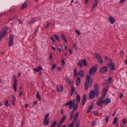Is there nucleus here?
<instances>
[{"instance_id": "obj_1", "label": "nucleus", "mask_w": 127, "mask_h": 127, "mask_svg": "<svg viewBox=\"0 0 127 127\" xmlns=\"http://www.w3.org/2000/svg\"><path fill=\"white\" fill-rule=\"evenodd\" d=\"M99 90L98 85L96 83H95L94 84V90L91 91L89 93V95L90 99L94 98L95 96L97 97L99 95Z\"/></svg>"}, {"instance_id": "obj_2", "label": "nucleus", "mask_w": 127, "mask_h": 127, "mask_svg": "<svg viewBox=\"0 0 127 127\" xmlns=\"http://www.w3.org/2000/svg\"><path fill=\"white\" fill-rule=\"evenodd\" d=\"M93 82V79L90 75H87L84 84V88L85 90H88V87H91Z\"/></svg>"}, {"instance_id": "obj_3", "label": "nucleus", "mask_w": 127, "mask_h": 127, "mask_svg": "<svg viewBox=\"0 0 127 127\" xmlns=\"http://www.w3.org/2000/svg\"><path fill=\"white\" fill-rule=\"evenodd\" d=\"M75 101H76L75 100H72L71 101H69L65 104L64 106H66L68 105V108L70 110H71L73 107L74 105Z\"/></svg>"}, {"instance_id": "obj_4", "label": "nucleus", "mask_w": 127, "mask_h": 127, "mask_svg": "<svg viewBox=\"0 0 127 127\" xmlns=\"http://www.w3.org/2000/svg\"><path fill=\"white\" fill-rule=\"evenodd\" d=\"M49 116V114H47L44 117V119L42 122V124L43 125L47 126L49 124L50 122V119L48 118Z\"/></svg>"}, {"instance_id": "obj_5", "label": "nucleus", "mask_w": 127, "mask_h": 127, "mask_svg": "<svg viewBox=\"0 0 127 127\" xmlns=\"http://www.w3.org/2000/svg\"><path fill=\"white\" fill-rule=\"evenodd\" d=\"M97 65H94L89 70L88 74L91 75H93L97 70Z\"/></svg>"}, {"instance_id": "obj_6", "label": "nucleus", "mask_w": 127, "mask_h": 127, "mask_svg": "<svg viewBox=\"0 0 127 127\" xmlns=\"http://www.w3.org/2000/svg\"><path fill=\"white\" fill-rule=\"evenodd\" d=\"M82 64H83L84 66H87V64L86 60L83 59L79 62L78 64V65L80 66V67L82 68L83 67Z\"/></svg>"}, {"instance_id": "obj_7", "label": "nucleus", "mask_w": 127, "mask_h": 127, "mask_svg": "<svg viewBox=\"0 0 127 127\" xmlns=\"http://www.w3.org/2000/svg\"><path fill=\"white\" fill-rule=\"evenodd\" d=\"M95 57L98 62L101 64H103V61L100 55L98 53H96L95 54Z\"/></svg>"}, {"instance_id": "obj_8", "label": "nucleus", "mask_w": 127, "mask_h": 127, "mask_svg": "<svg viewBox=\"0 0 127 127\" xmlns=\"http://www.w3.org/2000/svg\"><path fill=\"white\" fill-rule=\"evenodd\" d=\"M14 37V36L12 34H11L9 36V38L10 39L9 42V47H11L13 45Z\"/></svg>"}, {"instance_id": "obj_9", "label": "nucleus", "mask_w": 127, "mask_h": 127, "mask_svg": "<svg viewBox=\"0 0 127 127\" xmlns=\"http://www.w3.org/2000/svg\"><path fill=\"white\" fill-rule=\"evenodd\" d=\"M7 27H4L1 30L0 32V36L3 37L6 34V31L7 29Z\"/></svg>"}, {"instance_id": "obj_10", "label": "nucleus", "mask_w": 127, "mask_h": 127, "mask_svg": "<svg viewBox=\"0 0 127 127\" xmlns=\"http://www.w3.org/2000/svg\"><path fill=\"white\" fill-rule=\"evenodd\" d=\"M107 67L109 68L112 71L114 70L115 68L114 64L113 62H111L109 64H108L107 65Z\"/></svg>"}, {"instance_id": "obj_11", "label": "nucleus", "mask_w": 127, "mask_h": 127, "mask_svg": "<svg viewBox=\"0 0 127 127\" xmlns=\"http://www.w3.org/2000/svg\"><path fill=\"white\" fill-rule=\"evenodd\" d=\"M111 100L110 99L108 98L105 99L102 101V103L105 105H107L110 102Z\"/></svg>"}, {"instance_id": "obj_12", "label": "nucleus", "mask_w": 127, "mask_h": 127, "mask_svg": "<svg viewBox=\"0 0 127 127\" xmlns=\"http://www.w3.org/2000/svg\"><path fill=\"white\" fill-rule=\"evenodd\" d=\"M102 99L101 97L99 98L96 102V104L98 106H101L102 103Z\"/></svg>"}, {"instance_id": "obj_13", "label": "nucleus", "mask_w": 127, "mask_h": 127, "mask_svg": "<svg viewBox=\"0 0 127 127\" xmlns=\"http://www.w3.org/2000/svg\"><path fill=\"white\" fill-rule=\"evenodd\" d=\"M79 115V113L78 112H77L76 113L74 117V119L73 121V122L74 123L76 122V120L78 119Z\"/></svg>"}, {"instance_id": "obj_14", "label": "nucleus", "mask_w": 127, "mask_h": 127, "mask_svg": "<svg viewBox=\"0 0 127 127\" xmlns=\"http://www.w3.org/2000/svg\"><path fill=\"white\" fill-rule=\"evenodd\" d=\"M100 70L102 73H104L107 71V67L106 66L102 67L100 68Z\"/></svg>"}, {"instance_id": "obj_15", "label": "nucleus", "mask_w": 127, "mask_h": 127, "mask_svg": "<svg viewBox=\"0 0 127 127\" xmlns=\"http://www.w3.org/2000/svg\"><path fill=\"white\" fill-rule=\"evenodd\" d=\"M17 80H14V83L13 86V89L14 91L16 92L17 91Z\"/></svg>"}, {"instance_id": "obj_16", "label": "nucleus", "mask_w": 127, "mask_h": 127, "mask_svg": "<svg viewBox=\"0 0 127 127\" xmlns=\"http://www.w3.org/2000/svg\"><path fill=\"white\" fill-rule=\"evenodd\" d=\"M33 70L36 72H38L41 71L42 70V67L40 66H39L36 68H33Z\"/></svg>"}, {"instance_id": "obj_17", "label": "nucleus", "mask_w": 127, "mask_h": 127, "mask_svg": "<svg viewBox=\"0 0 127 127\" xmlns=\"http://www.w3.org/2000/svg\"><path fill=\"white\" fill-rule=\"evenodd\" d=\"M97 0H95L93 3V6L92 7L91 10H94L95 7L97 5Z\"/></svg>"}, {"instance_id": "obj_18", "label": "nucleus", "mask_w": 127, "mask_h": 127, "mask_svg": "<svg viewBox=\"0 0 127 127\" xmlns=\"http://www.w3.org/2000/svg\"><path fill=\"white\" fill-rule=\"evenodd\" d=\"M86 100V97L85 95H84L83 96V100L82 101V105H84Z\"/></svg>"}, {"instance_id": "obj_19", "label": "nucleus", "mask_w": 127, "mask_h": 127, "mask_svg": "<svg viewBox=\"0 0 127 127\" xmlns=\"http://www.w3.org/2000/svg\"><path fill=\"white\" fill-rule=\"evenodd\" d=\"M108 20L112 24H113L115 21V19L111 16L108 19Z\"/></svg>"}, {"instance_id": "obj_20", "label": "nucleus", "mask_w": 127, "mask_h": 127, "mask_svg": "<svg viewBox=\"0 0 127 127\" xmlns=\"http://www.w3.org/2000/svg\"><path fill=\"white\" fill-rule=\"evenodd\" d=\"M61 87V90L60 91V92H62L63 89L64 88L62 86H58V85H57V86L56 87V89H57V91L59 92V90L60 89Z\"/></svg>"}, {"instance_id": "obj_21", "label": "nucleus", "mask_w": 127, "mask_h": 127, "mask_svg": "<svg viewBox=\"0 0 127 127\" xmlns=\"http://www.w3.org/2000/svg\"><path fill=\"white\" fill-rule=\"evenodd\" d=\"M79 74L80 76L82 77H83L84 74V71L82 70L80 71L79 72Z\"/></svg>"}, {"instance_id": "obj_22", "label": "nucleus", "mask_w": 127, "mask_h": 127, "mask_svg": "<svg viewBox=\"0 0 127 127\" xmlns=\"http://www.w3.org/2000/svg\"><path fill=\"white\" fill-rule=\"evenodd\" d=\"M80 77H78L76 80V84L78 86L80 84Z\"/></svg>"}, {"instance_id": "obj_23", "label": "nucleus", "mask_w": 127, "mask_h": 127, "mask_svg": "<svg viewBox=\"0 0 127 127\" xmlns=\"http://www.w3.org/2000/svg\"><path fill=\"white\" fill-rule=\"evenodd\" d=\"M27 6V3L24 2L22 5V7L20 8L21 9H23L26 8Z\"/></svg>"}, {"instance_id": "obj_24", "label": "nucleus", "mask_w": 127, "mask_h": 127, "mask_svg": "<svg viewBox=\"0 0 127 127\" xmlns=\"http://www.w3.org/2000/svg\"><path fill=\"white\" fill-rule=\"evenodd\" d=\"M75 91V88L73 86H72L71 89V92H70V95H72Z\"/></svg>"}, {"instance_id": "obj_25", "label": "nucleus", "mask_w": 127, "mask_h": 127, "mask_svg": "<svg viewBox=\"0 0 127 127\" xmlns=\"http://www.w3.org/2000/svg\"><path fill=\"white\" fill-rule=\"evenodd\" d=\"M80 96L79 95H77L76 98V103L77 104L78 103L80 102Z\"/></svg>"}, {"instance_id": "obj_26", "label": "nucleus", "mask_w": 127, "mask_h": 127, "mask_svg": "<svg viewBox=\"0 0 127 127\" xmlns=\"http://www.w3.org/2000/svg\"><path fill=\"white\" fill-rule=\"evenodd\" d=\"M93 105H92L91 106H90L87 109V113H89L90 112L91 110L93 108Z\"/></svg>"}, {"instance_id": "obj_27", "label": "nucleus", "mask_w": 127, "mask_h": 127, "mask_svg": "<svg viewBox=\"0 0 127 127\" xmlns=\"http://www.w3.org/2000/svg\"><path fill=\"white\" fill-rule=\"evenodd\" d=\"M35 19H32L30 21H29L28 22L29 24L31 25L34 23Z\"/></svg>"}, {"instance_id": "obj_28", "label": "nucleus", "mask_w": 127, "mask_h": 127, "mask_svg": "<svg viewBox=\"0 0 127 127\" xmlns=\"http://www.w3.org/2000/svg\"><path fill=\"white\" fill-rule=\"evenodd\" d=\"M57 122L55 121L52 124L50 127H56V126L57 124Z\"/></svg>"}, {"instance_id": "obj_29", "label": "nucleus", "mask_w": 127, "mask_h": 127, "mask_svg": "<svg viewBox=\"0 0 127 127\" xmlns=\"http://www.w3.org/2000/svg\"><path fill=\"white\" fill-rule=\"evenodd\" d=\"M69 115L70 119L71 120L72 119L73 116V113H72V112H70L69 113Z\"/></svg>"}, {"instance_id": "obj_30", "label": "nucleus", "mask_w": 127, "mask_h": 127, "mask_svg": "<svg viewBox=\"0 0 127 127\" xmlns=\"http://www.w3.org/2000/svg\"><path fill=\"white\" fill-rule=\"evenodd\" d=\"M118 119L117 117H115L113 121V125L115 124L117 122Z\"/></svg>"}, {"instance_id": "obj_31", "label": "nucleus", "mask_w": 127, "mask_h": 127, "mask_svg": "<svg viewBox=\"0 0 127 127\" xmlns=\"http://www.w3.org/2000/svg\"><path fill=\"white\" fill-rule=\"evenodd\" d=\"M65 80L66 82L67 83H69L70 81V79L68 77L66 76L65 78Z\"/></svg>"}, {"instance_id": "obj_32", "label": "nucleus", "mask_w": 127, "mask_h": 127, "mask_svg": "<svg viewBox=\"0 0 127 127\" xmlns=\"http://www.w3.org/2000/svg\"><path fill=\"white\" fill-rule=\"evenodd\" d=\"M66 118L65 116H64L63 118L61 119L60 121V122L61 123H63L65 120L66 119Z\"/></svg>"}, {"instance_id": "obj_33", "label": "nucleus", "mask_w": 127, "mask_h": 127, "mask_svg": "<svg viewBox=\"0 0 127 127\" xmlns=\"http://www.w3.org/2000/svg\"><path fill=\"white\" fill-rule=\"evenodd\" d=\"M36 96V97L40 101L41 100V98L39 96V94L38 92H37Z\"/></svg>"}, {"instance_id": "obj_34", "label": "nucleus", "mask_w": 127, "mask_h": 127, "mask_svg": "<svg viewBox=\"0 0 127 127\" xmlns=\"http://www.w3.org/2000/svg\"><path fill=\"white\" fill-rule=\"evenodd\" d=\"M93 113L94 116H95L98 115V112L97 111H95L93 112Z\"/></svg>"}, {"instance_id": "obj_35", "label": "nucleus", "mask_w": 127, "mask_h": 127, "mask_svg": "<svg viewBox=\"0 0 127 127\" xmlns=\"http://www.w3.org/2000/svg\"><path fill=\"white\" fill-rule=\"evenodd\" d=\"M80 125L79 121H77L75 127H79Z\"/></svg>"}, {"instance_id": "obj_36", "label": "nucleus", "mask_w": 127, "mask_h": 127, "mask_svg": "<svg viewBox=\"0 0 127 127\" xmlns=\"http://www.w3.org/2000/svg\"><path fill=\"white\" fill-rule=\"evenodd\" d=\"M12 96L13 98V101H15L16 100V98L15 96L14 95H12Z\"/></svg>"}, {"instance_id": "obj_37", "label": "nucleus", "mask_w": 127, "mask_h": 127, "mask_svg": "<svg viewBox=\"0 0 127 127\" xmlns=\"http://www.w3.org/2000/svg\"><path fill=\"white\" fill-rule=\"evenodd\" d=\"M122 121L123 123L124 124H125L126 123L127 121L125 119H123L122 120Z\"/></svg>"}, {"instance_id": "obj_38", "label": "nucleus", "mask_w": 127, "mask_h": 127, "mask_svg": "<svg viewBox=\"0 0 127 127\" xmlns=\"http://www.w3.org/2000/svg\"><path fill=\"white\" fill-rule=\"evenodd\" d=\"M9 101L8 100H7L6 101V103L5 104V105L7 107H8L9 104H8Z\"/></svg>"}, {"instance_id": "obj_39", "label": "nucleus", "mask_w": 127, "mask_h": 127, "mask_svg": "<svg viewBox=\"0 0 127 127\" xmlns=\"http://www.w3.org/2000/svg\"><path fill=\"white\" fill-rule=\"evenodd\" d=\"M74 123L73 122L70 124L69 127H74Z\"/></svg>"}, {"instance_id": "obj_40", "label": "nucleus", "mask_w": 127, "mask_h": 127, "mask_svg": "<svg viewBox=\"0 0 127 127\" xmlns=\"http://www.w3.org/2000/svg\"><path fill=\"white\" fill-rule=\"evenodd\" d=\"M56 67V65L55 64H53V66L52 67V68L51 69V70H52L54 69Z\"/></svg>"}, {"instance_id": "obj_41", "label": "nucleus", "mask_w": 127, "mask_h": 127, "mask_svg": "<svg viewBox=\"0 0 127 127\" xmlns=\"http://www.w3.org/2000/svg\"><path fill=\"white\" fill-rule=\"evenodd\" d=\"M107 89L106 88L104 89L103 92V93H107Z\"/></svg>"}, {"instance_id": "obj_42", "label": "nucleus", "mask_w": 127, "mask_h": 127, "mask_svg": "<svg viewBox=\"0 0 127 127\" xmlns=\"http://www.w3.org/2000/svg\"><path fill=\"white\" fill-rule=\"evenodd\" d=\"M54 38L58 40L59 41V37L57 35H54Z\"/></svg>"}, {"instance_id": "obj_43", "label": "nucleus", "mask_w": 127, "mask_h": 127, "mask_svg": "<svg viewBox=\"0 0 127 127\" xmlns=\"http://www.w3.org/2000/svg\"><path fill=\"white\" fill-rule=\"evenodd\" d=\"M109 117L108 116H107L105 117V119L106 120V122H107L109 120Z\"/></svg>"}, {"instance_id": "obj_44", "label": "nucleus", "mask_w": 127, "mask_h": 127, "mask_svg": "<svg viewBox=\"0 0 127 127\" xmlns=\"http://www.w3.org/2000/svg\"><path fill=\"white\" fill-rule=\"evenodd\" d=\"M120 55L122 56L123 57L124 55V53L123 51H120Z\"/></svg>"}, {"instance_id": "obj_45", "label": "nucleus", "mask_w": 127, "mask_h": 127, "mask_svg": "<svg viewBox=\"0 0 127 127\" xmlns=\"http://www.w3.org/2000/svg\"><path fill=\"white\" fill-rule=\"evenodd\" d=\"M112 77H110L108 79L107 81L109 83L111 81L112 79Z\"/></svg>"}, {"instance_id": "obj_46", "label": "nucleus", "mask_w": 127, "mask_h": 127, "mask_svg": "<svg viewBox=\"0 0 127 127\" xmlns=\"http://www.w3.org/2000/svg\"><path fill=\"white\" fill-rule=\"evenodd\" d=\"M78 107V105L77 104H75L74 106V107L73 108L74 109H76Z\"/></svg>"}, {"instance_id": "obj_47", "label": "nucleus", "mask_w": 127, "mask_h": 127, "mask_svg": "<svg viewBox=\"0 0 127 127\" xmlns=\"http://www.w3.org/2000/svg\"><path fill=\"white\" fill-rule=\"evenodd\" d=\"M62 65L64 66L65 64V62L64 60V59H62Z\"/></svg>"}, {"instance_id": "obj_48", "label": "nucleus", "mask_w": 127, "mask_h": 127, "mask_svg": "<svg viewBox=\"0 0 127 127\" xmlns=\"http://www.w3.org/2000/svg\"><path fill=\"white\" fill-rule=\"evenodd\" d=\"M75 31L76 32L77 34L78 35H79L80 34V32L78 30H75Z\"/></svg>"}, {"instance_id": "obj_49", "label": "nucleus", "mask_w": 127, "mask_h": 127, "mask_svg": "<svg viewBox=\"0 0 127 127\" xmlns=\"http://www.w3.org/2000/svg\"><path fill=\"white\" fill-rule=\"evenodd\" d=\"M51 38L52 39L53 42L55 43L56 42L55 40L52 37H51Z\"/></svg>"}, {"instance_id": "obj_50", "label": "nucleus", "mask_w": 127, "mask_h": 127, "mask_svg": "<svg viewBox=\"0 0 127 127\" xmlns=\"http://www.w3.org/2000/svg\"><path fill=\"white\" fill-rule=\"evenodd\" d=\"M106 94V93H103L102 95V98H104L105 97V96Z\"/></svg>"}, {"instance_id": "obj_51", "label": "nucleus", "mask_w": 127, "mask_h": 127, "mask_svg": "<svg viewBox=\"0 0 127 127\" xmlns=\"http://www.w3.org/2000/svg\"><path fill=\"white\" fill-rule=\"evenodd\" d=\"M50 23L49 22H48L47 23L46 26V28H48V27L50 25Z\"/></svg>"}, {"instance_id": "obj_52", "label": "nucleus", "mask_w": 127, "mask_h": 127, "mask_svg": "<svg viewBox=\"0 0 127 127\" xmlns=\"http://www.w3.org/2000/svg\"><path fill=\"white\" fill-rule=\"evenodd\" d=\"M125 0H120V3H123L125 1Z\"/></svg>"}, {"instance_id": "obj_53", "label": "nucleus", "mask_w": 127, "mask_h": 127, "mask_svg": "<svg viewBox=\"0 0 127 127\" xmlns=\"http://www.w3.org/2000/svg\"><path fill=\"white\" fill-rule=\"evenodd\" d=\"M62 123H61V122H60L59 123V124L57 127H60L61 126Z\"/></svg>"}, {"instance_id": "obj_54", "label": "nucleus", "mask_w": 127, "mask_h": 127, "mask_svg": "<svg viewBox=\"0 0 127 127\" xmlns=\"http://www.w3.org/2000/svg\"><path fill=\"white\" fill-rule=\"evenodd\" d=\"M63 38L66 42H67V40L65 37Z\"/></svg>"}, {"instance_id": "obj_55", "label": "nucleus", "mask_w": 127, "mask_h": 127, "mask_svg": "<svg viewBox=\"0 0 127 127\" xmlns=\"http://www.w3.org/2000/svg\"><path fill=\"white\" fill-rule=\"evenodd\" d=\"M78 73H77V72H76V73L74 72V75L75 76H77L78 75Z\"/></svg>"}, {"instance_id": "obj_56", "label": "nucleus", "mask_w": 127, "mask_h": 127, "mask_svg": "<svg viewBox=\"0 0 127 127\" xmlns=\"http://www.w3.org/2000/svg\"><path fill=\"white\" fill-rule=\"evenodd\" d=\"M51 47L55 51H56V48L55 47H54L53 46H51Z\"/></svg>"}, {"instance_id": "obj_57", "label": "nucleus", "mask_w": 127, "mask_h": 127, "mask_svg": "<svg viewBox=\"0 0 127 127\" xmlns=\"http://www.w3.org/2000/svg\"><path fill=\"white\" fill-rule=\"evenodd\" d=\"M76 109L73 108L72 111L71 112H72V113H73L76 111Z\"/></svg>"}, {"instance_id": "obj_58", "label": "nucleus", "mask_w": 127, "mask_h": 127, "mask_svg": "<svg viewBox=\"0 0 127 127\" xmlns=\"http://www.w3.org/2000/svg\"><path fill=\"white\" fill-rule=\"evenodd\" d=\"M19 21L21 24H23V22L22 21H21L20 19H19Z\"/></svg>"}, {"instance_id": "obj_59", "label": "nucleus", "mask_w": 127, "mask_h": 127, "mask_svg": "<svg viewBox=\"0 0 127 127\" xmlns=\"http://www.w3.org/2000/svg\"><path fill=\"white\" fill-rule=\"evenodd\" d=\"M105 59L106 60H109V58L107 56H105Z\"/></svg>"}, {"instance_id": "obj_60", "label": "nucleus", "mask_w": 127, "mask_h": 127, "mask_svg": "<svg viewBox=\"0 0 127 127\" xmlns=\"http://www.w3.org/2000/svg\"><path fill=\"white\" fill-rule=\"evenodd\" d=\"M69 53L70 54H71L72 53V51L70 49H69Z\"/></svg>"}, {"instance_id": "obj_61", "label": "nucleus", "mask_w": 127, "mask_h": 127, "mask_svg": "<svg viewBox=\"0 0 127 127\" xmlns=\"http://www.w3.org/2000/svg\"><path fill=\"white\" fill-rule=\"evenodd\" d=\"M123 94H121L120 95V99H121V98H122V97L123 96Z\"/></svg>"}, {"instance_id": "obj_62", "label": "nucleus", "mask_w": 127, "mask_h": 127, "mask_svg": "<svg viewBox=\"0 0 127 127\" xmlns=\"http://www.w3.org/2000/svg\"><path fill=\"white\" fill-rule=\"evenodd\" d=\"M124 62L126 64H127V59L125 60Z\"/></svg>"}, {"instance_id": "obj_63", "label": "nucleus", "mask_w": 127, "mask_h": 127, "mask_svg": "<svg viewBox=\"0 0 127 127\" xmlns=\"http://www.w3.org/2000/svg\"><path fill=\"white\" fill-rule=\"evenodd\" d=\"M52 55L51 54L50 55V59L51 60H52Z\"/></svg>"}, {"instance_id": "obj_64", "label": "nucleus", "mask_w": 127, "mask_h": 127, "mask_svg": "<svg viewBox=\"0 0 127 127\" xmlns=\"http://www.w3.org/2000/svg\"><path fill=\"white\" fill-rule=\"evenodd\" d=\"M95 122H94L92 125V126H94V125H95Z\"/></svg>"}]
</instances>
